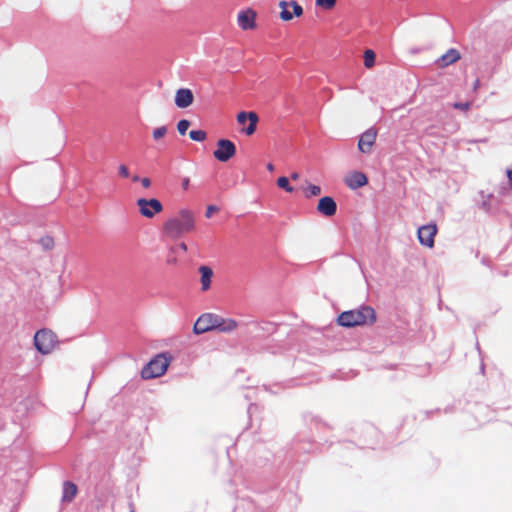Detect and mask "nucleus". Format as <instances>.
<instances>
[{
	"label": "nucleus",
	"instance_id": "obj_1",
	"mask_svg": "<svg viewBox=\"0 0 512 512\" xmlns=\"http://www.w3.org/2000/svg\"><path fill=\"white\" fill-rule=\"evenodd\" d=\"M195 228V216L189 209H181L174 217L169 218L163 225L164 233L176 239L184 233L193 231Z\"/></svg>",
	"mask_w": 512,
	"mask_h": 512
},
{
	"label": "nucleus",
	"instance_id": "obj_2",
	"mask_svg": "<svg viewBox=\"0 0 512 512\" xmlns=\"http://www.w3.org/2000/svg\"><path fill=\"white\" fill-rule=\"evenodd\" d=\"M375 320V311L370 306H362L359 309L344 311L338 316V323L343 327L370 325Z\"/></svg>",
	"mask_w": 512,
	"mask_h": 512
},
{
	"label": "nucleus",
	"instance_id": "obj_3",
	"mask_svg": "<svg viewBox=\"0 0 512 512\" xmlns=\"http://www.w3.org/2000/svg\"><path fill=\"white\" fill-rule=\"evenodd\" d=\"M171 357L166 353L155 356L141 371L143 379H153L165 374Z\"/></svg>",
	"mask_w": 512,
	"mask_h": 512
},
{
	"label": "nucleus",
	"instance_id": "obj_4",
	"mask_svg": "<svg viewBox=\"0 0 512 512\" xmlns=\"http://www.w3.org/2000/svg\"><path fill=\"white\" fill-rule=\"evenodd\" d=\"M34 345L41 354H49L57 345V337L51 330L41 329L34 336Z\"/></svg>",
	"mask_w": 512,
	"mask_h": 512
},
{
	"label": "nucleus",
	"instance_id": "obj_5",
	"mask_svg": "<svg viewBox=\"0 0 512 512\" xmlns=\"http://www.w3.org/2000/svg\"><path fill=\"white\" fill-rule=\"evenodd\" d=\"M219 315L214 313H204L195 322L193 332L197 335L208 331L216 330Z\"/></svg>",
	"mask_w": 512,
	"mask_h": 512
},
{
	"label": "nucleus",
	"instance_id": "obj_6",
	"mask_svg": "<svg viewBox=\"0 0 512 512\" xmlns=\"http://www.w3.org/2000/svg\"><path fill=\"white\" fill-rule=\"evenodd\" d=\"M280 8L279 17L282 21H291L294 17H300L303 15V8L296 1H280L278 3Z\"/></svg>",
	"mask_w": 512,
	"mask_h": 512
},
{
	"label": "nucleus",
	"instance_id": "obj_7",
	"mask_svg": "<svg viewBox=\"0 0 512 512\" xmlns=\"http://www.w3.org/2000/svg\"><path fill=\"white\" fill-rule=\"evenodd\" d=\"M137 206L140 214L146 218H153L156 214L163 210V206L158 199L140 198L137 200Z\"/></svg>",
	"mask_w": 512,
	"mask_h": 512
},
{
	"label": "nucleus",
	"instance_id": "obj_8",
	"mask_svg": "<svg viewBox=\"0 0 512 512\" xmlns=\"http://www.w3.org/2000/svg\"><path fill=\"white\" fill-rule=\"evenodd\" d=\"M236 153L235 144L228 139H220L217 142V148L213 152V156L220 162H227Z\"/></svg>",
	"mask_w": 512,
	"mask_h": 512
},
{
	"label": "nucleus",
	"instance_id": "obj_9",
	"mask_svg": "<svg viewBox=\"0 0 512 512\" xmlns=\"http://www.w3.org/2000/svg\"><path fill=\"white\" fill-rule=\"evenodd\" d=\"M257 13L251 8L241 10L237 14V24L242 30H253L256 28Z\"/></svg>",
	"mask_w": 512,
	"mask_h": 512
},
{
	"label": "nucleus",
	"instance_id": "obj_10",
	"mask_svg": "<svg viewBox=\"0 0 512 512\" xmlns=\"http://www.w3.org/2000/svg\"><path fill=\"white\" fill-rule=\"evenodd\" d=\"M437 233V227L435 224L423 225L418 229L417 235L419 242L428 247L434 246V238Z\"/></svg>",
	"mask_w": 512,
	"mask_h": 512
},
{
	"label": "nucleus",
	"instance_id": "obj_11",
	"mask_svg": "<svg viewBox=\"0 0 512 512\" xmlns=\"http://www.w3.org/2000/svg\"><path fill=\"white\" fill-rule=\"evenodd\" d=\"M377 131L373 128L366 130L361 134L358 141V149L360 152L369 154L373 145L375 144Z\"/></svg>",
	"mask_w": 512,
	"mask_h": 512
},
{
	"label": "nucleus",
	"instance_id": "obj_12",
	"mask_svg": "<svg viewBox=\"0 0 512 512\" xmlns=\"http://www.w3.org/2000/svg\"><path fill=\"white\" fill-rule=\"evenodd\" d=\"M345 184L352 190L365 186L368 183L366 175L359 171H352L345 175Z\"/></svg>",
	"mask_w": 512,
	"mask_h": 512
},
{
	"label": "nucleus",
	"instance_id": "obj_13",
	"mask_svg": "<svg viewBox=\"0 0 512 512\" xmlns=\"http://www.w3.org/2000/svg\"><path fill=\"white\" fill-rule=\"evenodd\" d=\"M194 100L192 91L188 88H180L175 93V105L178 108L184 109L189 107Z\"/></svg>",
	"mask_w": 512,
	"mask_h": 512
},
{
	"label": "nucleus",
	"instance_id": "obj_14",
	"mask_svg": "<svg viewBox=\"0 0 512 512\" xmlns=\"http://www.w3.org/2000/svg\"><path fill=\"white\" fill-rule=\"evenodd\" d=\"M337 205L332 197H322L317 205V211L327 217L333 216L336 213Z\"/></svg>",
	"mask_w": 512,
	"mask_h": 512
},
{
	"label": "nucleus",
	"instance_id": "obj_15",
	"mask_svg": "<svg viewBox=\"0 0 512 512\" xmlns=\"http://www.w3.org/2000/svg\"><path fill=\"white\" fill-rule=\"evenodd\" d=\"M200 274L201 291H208L211 287L214 272L211 267L202 265L198 268Z\"/></svg>",
	"mask_w": 512,
	"mask_h": 512
},
{
	"label": "nucleus",
	"instance_id": "obj_16",
	"mask_svg": "<svg viewBox=\"0 0 512 512\" xmlns=\"http://www.w3.org/2000/svg\"><path fill=\"white\" fill-rule=\"evenodd\" d=\"M461 58L460 52L457 49L451 48L445 54H443L438 60L437 65L439 67H447Z\"/></svg>",
	"mask_w": 512,
	"mask_h": 512
},
{
	"label": "nucleus",
	"instance_id": "obj_17",
	"mask_svg": "<svg viewBox=\"0 0 512 512\" xmlns=\"http://www.w3.org/2000/svg\"><path fill=\"white\" fill-rule=\"evenodd\" d=\"M238 327L236 320L232 318H223L219 315V321L217 322L216 330L222 333H230Z\"/></svg>",
	"mask_w": 512,
	"mask_h": 512
},
{
	"label": "nucleus",
	"instance_id": "obj_18",
	"mask_svg": "<svg viewBox=\"0 0 512 512\" xmlns=\"http://www.w3.org/2000/svg\"><path fill=\"white\" fill-rule=\"evenodd\" d=\"M77 494V486L69 481L64 482L62 491V502H71Z\"/></svg>",
	"mask_w": 512,
	"mask_h": 512
},
{
	"label": "nucleus",
	"instance_id": "obj_19",
	"mask_svg": "<svg viewBox=\"0 0 512 512\" xmlns=\"http://www.w3.org/2000/svg\"><path fill=\"white\" fill-rule=\"evenodd\" d=\"M258 115L255 112H251L249 125L243 129L246 135H252L256 131V125L258 123Z\"/></svg>",
	"mask_w": 512,
	"mask_h": 512
},
{
	"label": "nucleus",
	"instance_id": "obj_20",
	"mask_svg": "<svg viewBox=\"0 0 512 512\" xmlns=\"http://www.w3.org/2000/svg\"><path fill=\"white\" fill-rule=\"evenodd\" d=\"M189 137L193 141L202 142L206 139L207 134L203 130H191L189 132Z\"/></svg>",
	"mask_w": 512,
	"mask_h": 512
},
{
	"label": "nucleus",
	"instance_id": "obj_21",
	"mask_svg": "<svg viewBox=\"0 0 512 512\" xmlns=\"http://www.w3.org/2000/svg\"><path fill=\"white\" fill-rule=\"evenodd\" d=\"M375 63V53L372 50H366L364 53V65L366 68H371Z\"/></svg>",
	"mask_w": 512,
	"mask_h": 512
},
{
	"label": "nucleus",
	"instance_id": "obj_22",
	"mask_svg": "<svg viewBox=\"0 0 512 512\" xmlns=\"http://www.w3.org/2000/svg\"><path fill=\"white\" fill-rule=\"evenodd\" d=\"M168 129L166 126H160L153 130L152 136L155 141H159L166 136Z\"/></svg>",
	"mask_w": 512,
	"mask_h": 512
},
{
	"label": "nucleus",
	"instance_id": "obj_23",
	"mask_svg": "<svg viewBox=\"0 0 512 512\" xmlns=\"http://www.w3.org/2000/svg\"><path fill=\"white\" fill-rule=\"evenodd\" d=\"M277 185L288 193H292L294 191V188L289 184L287 177L278 178Z\"/></svg>",
	"mask_w": 512,
	"mask_h": 512
},
{
	"label": "nucleus",
	"instance_id": "obj_24",
	"mask_svg": "<svg viewBox=\"0 0 512 512\" xmlns=\"http://www.w3.org/2000/svg\"><path fill=\"white\" fill-rule=\"evenodd\" d=\"M305 191L307 197L318 196L321 194V187L318 185L309 184Z\"/></svg>",
	"mask_w": 512,
	"mask_h": 512
},
{
	"label": "nucleus",
	"instance_id": "obj_25",
	"mask_svg": "<svg viewBox=\"0 0 512 512\" xmlns=\"http://www.w3.org/2000/svg\"><path fill=\"white\" fill-rule=\"evenodd\" d=\"M190 127V122L186 119L180 120L177 124L179 134L184 135Z\"/></svg>",
	"mask_w": 512,
	"mask_h": 512
},
{
	"label": "nucleus",
	"instance_id": "obj_26",
	"mask_svg": "<svg viewBox=\"0 0 512 512\" xmlns=\"http://www.w3.org/2000/svg\"><path fill=\"white\" fill-rule=\"evenodd\" d=\"M335 4L336 0H316V5L325 9H331Z\"/></svg>",
	"mask_w": 512,
	"mask_h": 512
},
{
	"label": "nucleus",
	"instance_id": "obj_27",
	"mask_svg": "<svg viewBox=\"0 0 512 512\" xmlns=\"http://www.w3.org/2000/svg\"><path fill=\"white\" fill-rule=\"evenodd\" d=\"M251 112L242 111L237 115V122L244 125L250 119Z\"/></svg>",
	"mask_w": 512,
	"mask_h": 512
},
{
	"label": "nucleus",
	"instance_id": "obj_28",
	"mask_svg": "<svg viewBox=\"0 0 512 512\" xmlns=\"http://www.w3.org/2000/svg\"><path fill=\"white\" fill-rule=\"evenodd\" d=\"M118 174L119 176L123 177V178H129L130 177V172H129V169L126 165L124 164H120L118 166Z\"/></svg>",
	"mask_w": 512,
	"mask_h": 512
},
{
	"label": "nucleus",
	"instance_id": "obj_29",
	"mask_svg": "<svg viewBox=\"0 0 512 512\" xmlns=\"http://www.w3.org/2000/svg\"><path fill=\"white\" fill-rule=\"evenodd\" d=\"M453 107L455 109H459V110H463V111H467L469 108H470V103L469 102H465V103H454L453 104Z\"/></svg>",
	"mask_w": 512,
	"mask_h": 512
},
{
	"label": "nucleus",
	"instance_id": "obj_30",
	"mask_svg": "<svg viewBox=\"0 0 512 512\" xmlns=\"http://www.w3.org/2000/svg\"><path fill=\"white\" fill-rule=\"evenodd\" d=\"M43 245L46 249H50L53 247V240L51 238L43 239Z\"/></svg>",
	"mask_w": 512,
	"mask_h": 512
},
{
	"label": "nucleus",
	"instance_id": "obj_31",
	"mask_svg": "<svg viewBox=\"0 0 512 512\" xmlns=\"http://www.w3.org/2000/svg\"><path fill=\"white\" fill-rule=\"evenodd\" d=\"M216 210H217V208H216L215 206H213V205L208 206V207H207V210H206V213H205V216H206L207 218H210V217H211V215H212V213H213L214 211H216Z\"/></svg>",
	"mask_w": 512,
	"mask_h": 512
},
{
	"label": "nucleus",
	"instance_id": "obj_32",
	"mask_svg": "<svg viewBox=\"0 0 512 512\" xmlns=\"http://www.w3.org/2000/svg\"><path fill=\"white\" fill-rule=\"evenodd\" d=\"M141 184L144 188H149L151 186V180L149 178H142L141 180Z\"/></svg>",
	"mask_w": 512,
	"mask_h": 512
},
{
	"label": "nucleus",
	"instance_id": "obj_33",
	"mask_svg": "<svg viewBox=\"0 0 512 512\" xmlns=\"http://www.w3.org/2000/svg\"><path fill=\"white\" fill-rule=\"evenodd\" d=\"M506 173H507V176L509 179L510 186L512 187V165H511V168L507 169Z\"/></svg>",
	"mask_w": 512,
	"mask_h": 512
},
{
	"label": "nucleus",
	"instance_id": "obj_34",
	"mask_svg": "<svg viewBox=\"0 0 512 512\" xmlns=\"http://www.w3.org/2000/svg\"><path fill=\"white\" fill-rule=\"evenodd\" d=\"M189 182H190L189 178H184V179L182 180V187H183V189H188V187H189Z\"/></svg>",
	"mask_w": 512,
	"mask_h": 512
},
{
	"label": "nucleus",
	"instance_id": "obj_35",
	"mask_svg": "<svg viewBox=\"0 0 512 512\" xmlns=\"http://www.w3.org/2000/svg\"><path fill=\"white\" fill-rule=\"evenodd\" d=\"M480 86V80L476 79L473 83V90H477Z\"/></svg>",
	"mask_w": 512,
	"mask_h": 512
},
{
	"label": "nucleus",
	"instance_id": "obj_36",
	"mask_svg": "<svg viewBox=\"0 0 512 512\" xmlns=\"http://www.w3.org/2000/svg\"><path fill=\"white\" fill-rule=\"evenodd\" d=\"M179 248H180L182 251H184V252H186V251H187V245H186L184 242H181V243L179 244Z\"/></svg>",
	"mask_w": 512,
	"mask_h": 512
},
{
	"label": "nucleus",
	"instance_id": "obj_37",
	"mask_svg": "<svg viewBox=\"0 0 512 512\" xmlns=\"http://www.w3.org/2000/svg\"><path fill=\"white\" fill-rule=\"evenodd\" d=\"M267 169L270 172L274 171V165L272 163L267 164Z\"/></svg>",
	"mask_w": 512,
	"mask_h": 512
},
{
	"label": "nucleus",
	"instance_id": "obj_38",
	"mask_svg": "<svg viewBox=\"0 0 512 512\" xmlns=\"http://www.w3.org/2000/svg\"><path fill=\"white\" fill-rule=\"evenodd\" d=\"M291 178L293 180H297V179H299V174L297 172H294V173H292Z\"/></svg>",
	"mask_w": 512,
	"mask_h": 512
},
{
	"label": "nucleus",
	"instance_id": "obj_39",
	"mask_svg": "<svg viewBox=\"0 0 512 512\" xmlns=\"http://www.w3.org/2000/svg\"><path fill=\"white\" fill-rule=\"evenodd\" d=\"M131 178H132V181H134V182H138V181H140V180H141V179H140V177H139L138 175H134V176H132Z\"/></svg>",
	"mask_w": 512,
	"mask_h": 512
},
{
	"label": "nucleus",
	"instance_id": "obj_40",
	"mask_svg": "<svg viewBox=\"0 0 512 512\" xmlns=\"http://www.w3.org/2000/svg\"><path fill=\"white\" fill-rule=\"evenodd\" d=\"M131 512H135V511L132 510Z\"/></svg>",
	"mask_w": 512,
	"mask_h": 512
}]
</instances>
